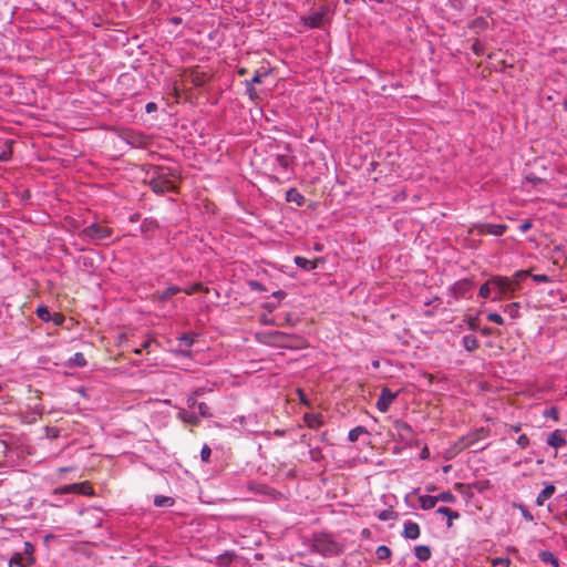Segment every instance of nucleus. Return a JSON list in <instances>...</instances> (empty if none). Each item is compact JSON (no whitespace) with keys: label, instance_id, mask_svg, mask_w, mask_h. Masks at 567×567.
Listing matches in <instances>:
<instances>
[{"label":"nucleus","instance_id":"nucleus-59","mask_svg":"<svg viewBox=\"0 0 567 567\" xmlns=\"http://www.w3.org/2000/svg\"><path fill=\"white\" fill-rule=\"evenodd\" d=\"M12 155V152L9 150V151H3L2 153H0V161H9L10 157Z\"/></svg>","mask_w":567,"mask_h":567},{"label":"nucleus","instance_id":"nucleus-44","mask_svg":"<svg viewBox=\"0 0 567 567\" xmlns=\"http://www.w3.org/2000/svg\"><path fill=\"white\" fill-rule=\"evenodd\" d=\"M210 455H212V449L207 444H204L202 447V451H200L202 461L206 462V463L209 462Z\"/></svg>","mask_w":567,"mask_h":567},{"label":"nucleus","instance_id":"nucleus-8","mask_svg":"<svg viewBox=\"0 0 567 567\" xmlns=\"http://www.w3.org/2000/svg\"><path fill=\"white\" fill-rule=\"evenodd\" d=\"M396 396L398 393L392 392L389 388H383L377 401V409L380 412L385 413Z\"/></svg>","mask_w":567,"mask_h":567},{"label":"nucleus","instance_id":"nucleus-16","mask_svg":"<svg viewBox=\"0 0 567 567\" xmlns=\"http://www.w3.org/2000/svg\"><path fill=\"white\" fill-rule=\"evenodd\" d=\"M286 200L289 203H295L298 206H302L306 202V198L297 188H290L286 193Z\"/></svg>","mask_w":567,"mask_h":567},{"label":"nucleus","instance_id":"nucleus-36","mask_svg":"<svg viewBox=\"0 0 567 567\" xmlns=\"http://www.w3.org/2000/svg\"><path fill=\"white\" fill-rule=\"evenodd\" d=\"M491 564L493 567H498V566L509 567L512 561L508 557H495V558L491 559Z\"/></svg>","mask_w":567,"mask_h":567},{"label":"nucleus","instance_id":"nucleus-2","mask_svg":"<svg viewBox=\"0 0 567 567\" xmlns=\"http://www.w3.org/2000/svg\"><path fill=\"white\" fill-rule=\"evenodd\" d=\"M311 550L324 557H334L341 554L342 547L328 534H316Z\"/></svg>","mask_w":567,"mask_h":567},{"label":"nucleus","instance_id":"nucleus-9","mask_svg":"<svg viewBox=\"0 0 567 567\" xmlns=\"http://www.w3.org/2000/svg\"><path fill=\"white\" fill-rule=\"evenodd\" d=\"M474 282L470 279H462L456 281L452 288L451 292L455 299L466 298V295L473 289Z\"/></svg>","mask_w":567,"mask_h":567},{"label":"nucleus","instance_id":"nucleus-48","mask_svg":"<svg viewBox=\"0 0 567 567\" xmlns=\"http://www.w3.org/2000/svg\"><path fill=\"white\" fill-rule=\"evenodd\" d=\"M487 320L491 321V322H494V323H497V324H503L504 323V319L501 315L496 313V312H491L487 315Z\"/></svg>","mask_w":567,"mask_h":567},{"label":"nucleus","instance_id":"nucleus-37","mask_svg":"<svg viewBox=\"0 0 567 567\" xmlns=\"http://www.w3.org/2000/svg\"><path fill=\"white\" fill-rule=\"evenodd\" d=\"M33 553H34V547L31 543L29 542H25L24 543V551L23 554L28 556L27 558V564L29 565H32L34 563V558H33Z\"/></svg>","mask_w":567,"mask_h":567},{"label":"nucleus","instance_id":"nucleus-20","mask_svg":"<svg viewBox=\"0 0 567 567\" xmlns=\"http://www.w3.org/2000/svg\"><path fill=\"white\" fill-rule=\"evenodd\" d=\"M538 556L544 564H550L553 567H559V560L551 551L542 550Z\"/></svg>","mask_w":567,"mask_h":567},{"label":"nucleus","instance_id":"nucleus-56","mask_svg":"<svg viewBox=\"0 0 567 567\" xmlns=\"http://www.w3.org/2000/svg\"><path fill=\"white\" fill-rule=\"evenodd\" d=\"M192 82L196 86H202V85L205 84V79L203 76H200L199 74H194L193 78H192Z\"/></svg>","mask_w":567,"mask_h":567},{"label":"nucleus","instance_id":"nucleus-5","mask_svg":"<svg viewBox=\"0 0 567 567\" xmlns=\"http://www.w3.org/2000/svg\"><path fill=\"white\" fill-rule=\"evenodd\" d=\"M493 288L498 291V295L494 297V300H501L507 295H513L517 287L507 277L495 276L493 277Z\"/></svg>","mask_w":567,"mask_h":567},{"label":"nucleus","instance_id":"nucleus-28","mask_svg":"<svg viewBox=\"0 0 567 567\" xmlns=\"http://www.w3.org/2000/svg\"><path fill=\"white\" fill-rule=\"evenodd\" d=\"M519 303L512 302L504 307V312L507 313L511 318L516 319L519 317Z\"/></svg>","mask_w":567,"mask_h":567},{"label":"nucleus","instance_id":"nucleus-4","mask_svg":"<svg viewBox=\"0 0 567 567\" xmlns=\"http://www.w3.org/2000/svg\"><path fill=\"white\" fill-rule=\"evenodd\" d=\"M271 337L274 338V344L282 348L301 349L305 346V340L298 336L276 331Z\"/></svg>","mask_w":567,"mask_h":567},{"label":"nucleus","instance_id":"nucleus-19","mask_svg":"<svg viewBox=\"0 0 567 567\" xmlns=\"http://www.w3.org/2000/svg\"><path fill=\"white\" fill-rule=\"evenodd\" d=\"M555 486L553 484H548L546 485V487L538 494L537 498H536V504L538 506H543L545 501H547L548 498H550L553 496V494L555 493Z\"/></svg>","mask_w":567,"mask_h":567},{"label":"nucleus","instance_id":"nucleus-39","mask_svg":"<svg viewBox=\"0 0 567 567\" xmlns=\"http://www.w3.org/2000/svg\"><path fill=\"white\" fill-rule=\"evenodd\" d=\"M436 498L439 502H445V503H454L455 496L451 492H442L439 495H436Z\"/></svg>","mask_w":567,"mask_h":567},{"label":"nucleus","instance_id":"nucleus-40","mask_svg":"<svg viewBox=\"0 0 567 567\" xmlns=\"http://www.w3.org/2000/svg\"><path fill=\"white\" fill-rule=\"evenodd\" d=\"M528 276H530L529 270H520V271H517L514 275V279L512 281L514 282V285L518 289L519 288V281L523 280L524 278L528 277Z\"/></svg>","mask_w":567,"mask_h":567},{"label":"nucleus","instance_id":"nucleus-21","mask_svg":"<svg viewBox=\"0 0 567 567\" xmlns=\"http://www.w3.org/2000/svg\"><path fill=\"white\" fill-rule=\"evenodd\" d=\"M394 427L396 429V431L399 432V435L402 439H408V437H410L412 435V427H411V425L408 424L404 421H396L395 424H394Z\"/></svg>","mask_w":567,"mask_h":567},{"label":"nucleus","instance_id":"nucleus-62","mask_svg":"<svg viewBox=\"0 0 567 567\" xmlns=\"http://www.w3.org/2000/svg\"><path fill=\"white\" fill-rule=\"evenodd\" d=\"M204 393H205L204 388H197L190 394H193L195 398H198V396H202Z\"/></svg>","mask_w":567,"mask_h":567},{"label":"nucleus","instance_id":"nucleus-7","mask_svg":"<svg viewBox=\"0 0 567 567\" xmlns=\"http://www.w3.org/2000/svg\"><path fill=\"white\" fill-rule=\"evenodd\" d=\"M488 433H489V431L487 429L480 427L476 431L463 436L460 440V442L456 444V446L460 450L470 447V446L474 445L476 442H478L480 440L485 439L488 435Z\"/></svg>","mask_w":567,"mask_h":567},{"label":"nucleus","instance_id":"nucleus-31","mask_svg":"<svg viewBox=\"0 0 567 567\" xmlns=\"http://www.w3.org/2000/svg\"><path fill=\"white\" fill-rule=\"evenodd\" d=\"M368 431L364 426H357L352 430H350L349 434H348V439L350 442H355L358 441L359 436L362 435V434H367Z\"/></svg>","mask_w":567,"mask_h":567},{"label":"nucleus","instance_id":"nucleus-52","mask_svg":"<svg viewBox=\"0 0 567 567\" xmlns=\"http://www.w3.org/2000/svg\"><path fill=\"white\" fill-rule=\"evenodd\" d=\"M532 227H533V221H532L530 219H527V220L523 221V223L518 226V229H519L522 233H527Z\"/></svg>","mask_w":567,"mask_h":567},{"label":"nucleus","instance_id":"nucleus-6","mask_svg":"<svg viewBox=\"0 0 567 567\" xmlns=\"http://www.w3.org/2000/svg\"><path fill=\"white\" fill-rule=\"evenodd\" d=\"M56 494H80L85 496H93L94 489L89 482L72 483L61 486L55 489Z\"/></svg>","mask_w":567,"mask_h":567},{"label":"nucleus","instance_id":"nucleus-53","mask_svg":"<svg viewBox=\"0 0 567 567\" xmlns=\"http://www.w3.org/2000/svg\"><path fill=\"white\" fill-rule=\"evenodd\" d=\"M532 279L535 282H550V278L547 275H532Z\"/></svg>","mask_w":567,"mask_h":567},{"label":"nucleus","instance_id":"nucleus-32","mask_svg":"<svg viewBox=\"0 0 567 567\" xmlns=\"http://www.w3.org/2000/svg\"><path fill=\"white\" fill-rule=\"evenodd\" d=\"M391 549L385 545L379 546L375 550V555L380 560L389 559L391 557Z\"/></svg>","mask_w":567,"mask_h":567},{"label":"nucleus","instance_id":"nucleus-29","mask_svg":"<svg viewBox=\"0 0 567 567\" xmlns=\"http://www.w3.org/2000/svg\"><path fill=\"white\" fill-rule=\"evenodd\" d=\"M70 365L83 368L86 365V359L81 352L74 353V355L70 359Z\"/></svg>","mask_w":567,"mask_h":567},{"label":"nucleus","instance_id":"nucleus-54","mask_svg":"<svg viewBox=\"0 0 567 567\" xmlns=\"http://www.w3.org/2000/svg\"><path fill=\"white\" fill-rule=\"evenodd\" d=\"M267 73H260L259 71H256L255 75L252 76L251 80H249V82H251V84H259L262 82V76L266 75ZM248 82V80L246 81Z\"/></svg>","mask_w":567,"mask_h":567},{"label":"nucleus","instance_id":"nucleus-3","mask_svg":"<svg viewBox=\"0 0 567 567\" xmlns=\"http://www.w3.org/2000/svg\"><path fill=\"white\" fill-rule=\"evenodd\" d=\"M82 238L93 243H102L111 239L113 236V229L100 224H92L81 231Z\"/></svg>","mask_w":567,"mask_h":567},{"label":"nucleus","instance_id":"nucleus-42","mask_svg":"<svg viewBox=\"0 0 567 567\" xmlns=\"http://www.w3.org/2000/svg\"><path fill=\"white\" fill-rule=\"evenodd\" d=\"M199 291L208 292V288L204 287L200 282H196L189 289L185 290L187 295H193Z\"/></svg>","mask_w":567,"mask_h":567},{"label":"nucleus","instance_id":"nucleus-14","mask_svg":"<svg viewBox=\"0 0 567 567\" xmlns=\"http://www.w3.org/2000/svg\"><path fill=\"white\" fill-rule=\"evenodd\" d=\"M303 419H305L307 426L310 429H318L324 424L323 416H322V414H319V413L318 414L307 413V414H305Z\"/></svg>","mask_w":567,"mask_h":567},{"label":"nucleus","instance_id":"nucleus-45","mask_svg":"<svg viewBox=\"0 0 567 567\" xmlns=\"http://www.w3.org/2000/svg\"><path fill=\"white\" fill-rule=\"evenodd\" d=\"M197 408H198V412H199V414L202 416H204V417L212 416L210 411H209V406L205 402L198 403Z\"/></svg>","mask_w":567,"mask_h":567},{"label":"nucleus","instance_id":"nucleus-43","mask_svg":"<svg viewBox=\"0 0 567 567\" xmlns=\"http://www.w3.org/2000/svg\"><path fill=\"white\" fill-rule=\"evenodd\" d=\"M245 83H246V93L249 95L250 100L256 101L259 96H258V93H257L254 84H251V82H245Z\"/></svg>","mask_w":567,"mask_h":567},{"label":"nucleus","instance_id":"nucleus-26","mask_svg":"<svg viewBox=\"0 0 567 567\" xmlns=\"http://www.w3.org/2000/svg\"><path fill=\"white\" fill-rule=\"evenodd\" d=\"M178 417L185 422V423H188V424H192V425H197L199 423V419L196 414L194 413H188L186 412L185 410H182L179 413H178Z\"/></svg>","mask_w":567,"mask_h":567},{"label":"nucleus","instance_id":"nucleus-61","mask_svg":"<svg viewBox=\"0 0 567 567\" xmlns=\"http://www.w3.org/2000/svg\"><path fill=\"white\" fill-rule=\"evenodd\" d=\"M285 323L288 326H293L296 323V320H293L291 313H287L285 317Z\"/></svg>","mask_w":567,"mask_h":567},{"label":"nucleus","instance_id":"nucleus-24","mask_svg":"<svg viewBox=\"0 0 567 567\" xmlns=\"http://www.w3.org/2000/svg\"><path fill=\"white\" fill-rule=\"evenodd\" d=\"M437 514L444 515L449 518L447 520V527L452 526V520L457 519L460 517V514L455 511H452L450 507L441 506L436 509Z\"/></svg>","mask_w":567,"mask_h":567},{"label":"nucleus","instance_id":"nucleus-35","mask_svg":"<svg viewBox=\"0 0 567 567\" xmlns=\"http://www.w3.org/2000/svg\"><path fill=\"white\" fill-rule=\"evenodd\" d=\"M9 565L10 567H27V564L23 561L22 554L20 553H17L11 557Z\"/></svg>","mask_w":567,"mask_h":567},{"label":"nucleus","instance_id":"nucleus-33","mask_svg":"<svg viewBox=\"0 0 567 567\" xmlns=\"http://www.w3.org/2000/svg\"><path fill=\"white\" fill-rule=\"evenodd\" d=\"M492 288H493V277L481 286L480 292H478L480 297L488 298L491 296Z\"/></svg>","mask_w":567,"mask_h":567},{"label":"nucleus","instance_id":"nucleus-50","mask_svg":"<svg viewBox=\"0 0 567 567\" xmlns=\"http://www.w3.org/2000/svg\"><path fill=\"white\" fill-rule=\"evenodd\" d=\"M544 416L551 417L555 421H558V409L555 406H551L550 409H548L544 412Z\"/></svg>","mask_w":567,"mask_h":567},{"label":"nucleus","instance_id":"nucleus-12","mask_svg":"<svg viewBox=\"0 0 567 567\" xmlns=\"http://www.w3.org/2000/svg\"><path fill=\"white\" fill-rule=\"evenodd\" d=\"M419 536H420L419 524L411 522V520H406L404 523L403 537L406 539H416V538H419Z\"/></svg>","mask_w":567,"mask_h":567},{"label":"nucleus","instance_id":"nucleus-38","mask_svg":"<svg viewBox=\"0 0 567 567\" xmlns=\"http://www.w3.org/2000/svg\"><path fill=\"white\" fill-rule=\"evenodd\" d=\"M181 346L190 348L194 344V338L192 334L184 333L178 338Z\"/></svg>","mask_w":567,"mask_h":567},{"label":"nucleus","instance_id":"nucleus-63","mask_svg":"<svg viewBox=\"0 0 567 567\" xmlns=\"http://www.w3.org/2000/svg\"><path fill=\"white\" fill-rule=\"evenodd\" d=\"M277 305H278V302H277V303H276V302H268V303H266V306H265V307H266L269 311H272L274 309H276V308H277Z\"/></svg>","mask_w":567,"mask_h":567},{"label":"nucleus","instance_id":"nucleus-13","mask_svg":"<svg viewBox=\"0 0 567 567\" xmlns=\"http://www.w3.org/2000/svg\"><path fill=\"white\" fill-rule=\"evenodd\" d=\"M566 443L564 432L556 430L547 437V444L553 447H560Z\"/></svg>","mask_w":567,"mask_h":567},{"label":"nucleus","instance_id":"nucleus-18","mask_svg":"<svg viewBox=\"0 0 567 567\" xmlns=\"http://www.w3.org/2000/svg\"><path fill=\"white\" fill-rule=\"evenodd\" d=\"M295 264L305 269V270H313L317 268V265H318V259H315V260H310V259H307L305 257H301V256H296L295 257Z\"/></svg>","mask_w":567,"mask_h":567},{"label":"nucleus","instance_id":"nucleus-10","mask_svg":"<svg viewBox=\"0 0 567 567\" xmlns=\"http://www.w3.org/2000/svg\"><path fill=\"white\" fill-rule=\"evenodd\" d=\"M476 228L478 235L502 236L506 231L507 226L503 224H477Z\"/></svg>","mask_w":567,"mask_h":567},{"label":"nucleus","instance_id":"nucleus-60","mask_svg":"<svg viewBox=\"0 0 567 567\" xmlns=\"http://www.w3.org/2000/svg\"><path fill=\"white\" fill-rule=\"evenodd\" d=\"M272 297L277 298L278 301H280L281 299H284L286 297V292L284 290H277V291L272 292Z\"/></svg>","mask_w":567,"mask_h":567},{"label":"nucleus","instance_id":"nucleus-58","mask_svg":"<svg viewBox=\"0 0 567 567\" xmlns=\"http://www.w3.org/2000/svg\"><path fill=\"white\" fill-rule=\"evenodd\" d=\"M197 398H195L193 394H189L188 398H187V406L188 408H194L195 405H197Z\"/></svg>","mask_w":567,"mask_h":567},{"label":"nucleus","instance_id":"nucleus-1","mask_svg":"<svg viewBox=\"0 0 567 567\" xmlns=\"http://www.w3.org/2000/svg\"><path fill=\"white\" fill-rule=\"evenodd\" d=\"M146 176V183L154 193L164 194L177 188L178 174L171 167L150 165Z\"/></svg>","mask_w":567,"mask_h":567},{"label":"nucleus","instance_id":"nucleus-64","mask_svg":"<svg viewBox=\"0 0 567 567\" xmlns=\"http://www.w3.org/2000/svg\"><path fill=\"white\" fill-rule=\"evenodd\" d=\"M272 434H274V435H276V436L282 437V436H285L286 431H285V430H279V429H278V430H275V431L272 432Z\"/></svg>","mask_w":567,"mask_h":567},{"label":"nucleus","instance_id":"nucleus-49","mask_svg":"<svg viewBox=\"0 0 567 567\" xmlns=\"http://www.w3.org/2000/svg\"><path fill=\"white\" fill-rule=\"evenodd\" d=\"M309 20H310L309 25L312 28H317L320 25V23L322 21V16L319 13H316L312 17H310Z\"/></svg>","mask_w":567,"mask_h":567},{"label":"nucleus","instance_id":"nucleus-25","mask_svg":"<svg viewBox=\"0 0 567 567\" xmlns=\"http://www.w3.org/2000/svg\"><path fill=\"white\" fill-rule=\"evenodd\" d=\"M419 501H420L421 508L425 509V511L434 508L436 503L439 502L436 498V495L435 496L423 495L419 498Z\"/></svg>","mask_w":567,"mask_h":567},{"label":"nucleus","instance_id":"nucleus-22","mask_svg":"<svg viewBox=\"0 0 567 567\" xmlns=\"http://www.w3.org/2000/svg\"><path fill=\"white\" fill-rule=\"evenodd\" d=\"M416 558L421 561H426L431 558V548L426 545H419L414 548Z\"/></svg>","mask_w":567,"mask_h":567},{"label":"nucleus","instance_id":"nucleus-34","mask_svg":"<svg viewBox=\"0 0 567 567\" xmlns=\"http://www.w3.org/2000/svg\"><path fill=\"white\" fill-rule=\"evenodd\" d=\"M35 313L42 321L48 322L52 319L50 310L45 306H39Z\"/></svg>","mask_w":567,"mask_h":567},{"label":"nucleus","instance_id":"nucleus-15","mask_svg":"<svg viewBox=\"0 0 567 567\" xmlns=\"http://www.w3.org/2000/svg\"><path fill=\"white\" fill-rule=\"evenodd\" d=\"M126 140L131 145H133L135 147L145 146L147 143L146 135L141 134V133H135V132H128L126 134Z\"/></svg>","mask_w":567,"mask_h":567},{"label":"nucleus","instance_id":"nucleus-46","mask_svg":"<svg viewBox=\"0 0 567 567\" xmlns=\"http://www.w3.org/2000/svg\"><path fill=\"white\" fill-rule=\"evenodd\" d=\"M472 50L477 56L484 54V45L480 40H475V42L472 44Z\"/></svg>","mask_w":567,"mask_h":567},{"label":"nucleus","instance_id":"nucleus-30","mask_svg":"<svg viewBox=\"0 0 567 567\" xmlns=\"http://www.w3.org/2000/svg\"><path fill=\"white\" fill-rule=\"evenodd\" d=\"M235 557L234 553L225 551L224 554L217 556L216 564L220 566H228Z\"/></svg>","mask_w":567,"mask_h":567},{"label":"nucleus","instance_id":"nucleus-55","mask_svg":"<svg viewBox=\"0 0 567 567\" xmlns=\"http://www.w3.org/2000/svg\"><path fill=\"white\" fill-rule=\"evenodd\" d=\"M249 286L252 290H256V291H267L265 286L259 281H250Z\"/></svg>","mask_w":567,"mask_h":567},{"label":"nucleus","instance_id":"nucleus-23","mask_svg":"<svg viewBox=\"0 0 567 567\" xmlns=\"http://www.w3.org/2000/svg\"><path fill=\"white\" fill-rule=\"evenodd\" d=\"M462 342L464 348L470 352L475 351L480 347L477 338L473 334L464 336Z\"/></svg>","mask_w":567,"mask_h":567},{"label":"nucleus","instance_id":"nucleus-51","mask_svg":"<svg viewBox=\"0 0 567 567\" xmlns=\"http://www.w3.org/2000/svg\"><path fill=\"white\" fill-rule=\"evenodd\" d=\"M517 445L522 449H526L528 445H529V439L527 437V435L525 434H522L518 439H517Z\"/></svg>","mask_w":567,"mask_h":567},{"label":"nucleus","instance_id":"nucleus-47","mask_svg":"<svg viewBox=\"0 0 567 567\" xmlns=\"http://www.w3.org/2000/svg\"><path fill=\"white\" fill-rule=\"evenodd\" d=\"M380 520H390L395 517V513L390 509H384L378 515Z\"/></svg>","mask_w":567,"mask_h":567},{"label":"nucleus","instance_id":"nucleus-27","mask_svg":"<svg viewBox=\"0 0 567 567\" xmlns=\"http://www.w3.org/2000/svg\"><path fill=\"white\" fill-rule=\"evenodd\" d=\"M174 504V498L168 496L157 495L154 499V505L157 507H172Z\"/></svg>","mask_w":567,"mask_h":567},{"label":"nucleus","instance_id":"nucleus-41","mask_svg":"<svg viewBox=\"0 0 567 567\" xmlns=\"http://www.w3.org/2000/svg\"><path fill=\"white\" fill-rule=\"evenodd\" d=\"M276 162L282 168H288L291 164V158L288 155H277Z\"/></svg>","mask_w":567,"mask_h":567},{"label":"nucleus","instance_id":"nucleus-57","mask_svg":"<svg viewBox=\"0 0 567 567\" xmlns=\"http://www.w3.org/2000/svg\"><path fill=\"white\" fill-rule=\"evenodd\" d=\"M156 110H157V104L154 102H150L145 106L146 113H152V112H155Z\"/></svg>","mask_w":567,"mask_h":567},{"label":"nucleus","instance_id":"nucleus-17","mask_svg":"<svg viewBox=\"0 0 567 567\" xmlns=\"http://www.w3.org/2000/svg\"><path fill=\"white\" fill-rule=\"evenodd\" d=\"M181 291L182 288H179L178 286H171L162 292H156L155 298H157L158 301L161 302H166L168 299H171L173 296L177 295Z\"/></svg>","mask_w":567,"mask_h":567},{"label":"nucleus","instance_id":"nucleus-11","mask_svg":"<svg viewBox=\"0 0 567 567\" xmlns=\"http://www.w3.org/2000/svg\"><path fill=\"white\" fill-rule=\"evenodd\" d=\"M455 488L457 491H460L461 493H464L465 491H467L470 488H475L477 492L484 493L485 491L491 488V483L487 480L477 481V482H474L471 485H465V484L458 483V484L455 485Z\"/></svg>","mask_w":567,"mask_h":567}]
</instances>
